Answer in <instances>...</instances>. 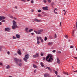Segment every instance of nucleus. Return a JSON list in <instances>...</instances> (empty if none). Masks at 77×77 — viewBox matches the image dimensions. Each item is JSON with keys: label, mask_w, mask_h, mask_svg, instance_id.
<instances>
[{"label": "nucleus", "mask_w": 77, "mask_h": 77, "mask_svg": "<svg viewBox=\"0 0 77 77\" xmlns=\"http://www.w3.org/2000/svg\"><path fill=\"white\" fill-rule=\"evenodd\" d=\"M53 56L51 54H48V55L46 57V58L45 57H43V60H45L48 61V62H51V60H53V59L52 58Z\"/></svg>", "instance_id": "obj_1"}, {"label": "nucleus", "mask_w": 77, "mask_h": 77, "mask_svg": "<svg viewBox=\"0 0 77 77\" xmlns=\"http://www.w3.org/2000/svg\"><path fill=\"white\" fill-rule=\"evenodd\" d=\"M13 25L12 26V28L14 30L17 27V22L14 20L13 21Z\"/></svg>", "instance_id": "obj_2"}, {"label": "nucleus", "mask_w": 77, "mask_h": 77, "mask_svg": "<svg viewBox=\"0 0 77 77\" xmlns=\"http://www.w3.org/2000/svg\"><path fill=\"white\" fill-rule=\"evenodd\" d=\"M14 59L15 61L14 62V63H16L17 65H18V59L17 58H14Z\"/></svg>", "instance_id": "obj_3"}, {"label": "nucleus", "mask_w": 77, "mask_h": 77, "mask_svg": "<svg viewBox=\"0 0 77 77\" xmlns=\"http://www.w3.org/2000/svg\"><path fill=\"white\" fill-rule=\"evenodd\" d=\"M48 7L47 6L44 7H42V9L44 10L45 11H48Z\"/></svg>", "instance_id": "obj_4"}, {"label": "nucleus", "mask_w": 77, "mask_h": 77, "mask_svg": "<svg viewBox=\"0 0 77 77\" xmlns=\"http://www.w3.org/2000/svg\"><path fill=\"white\" fill-rule=\"evenodd\" d=\"M9 30H10V28L7 27L5 28V32H9Z\"/></svg>", "instance_id": "obj_5"}, {"label": "nucleus", "mask_w": 77, "mask_h": 77, "mask_svg": "<svg viewBox=\"0 0 77 77\" xmlns=\"http://www.w3.org/2000/svg\"><path fill=\"white\" fill-rule=\"evenodd\" d=\"M43 31V29H39L38 31V35H41V32Z\"/></svg>", "instance_id": "obj_6"}, {"label": "nucleus", "mask_w": 77, "mask_h": 77, "mask_svg": "<svg viewBox=\"0 0 77 77\" xmlns=\"http://www.w3.org/2000/svg\"><path fill=\"white\" fill-rule=\"evenodd\" d=\"M37 44H38V45H39V44L40 43L39 41V37L37 36Z\"/></svg>", "instance_id": "obj_7"}, {"label": "nucleus", "mask_w": 77, "mask_h": 77, "mask_svg": "<svg viewBox=\"0 0 77 77\" xmlns=\"http://www.w3.org/2000/svg\"><path fill=\"white\" fill-rule=\"evenodd\" d=\"M17 53L19 55H21V51L20 49H18V51H17Z\"/></svg>", "instance_id": "obj_8"}, {"label": "nucleus", "mask_w": 77, "mask_h": 77, "mask_svg": "<svg viewBox=\"0 0 77 77\" xmlns=\"http://www.w3.org/2000/svg\"><path fill=\"white\" fill-rule=\"evenodd\" d=\"M34 21H36V22H41V21L40 20H38V19H36V18H35V19Z\"/></svg>", "instance_id": "obj_9"}, {"label": "nucleus", "mask_w": 77, "mask_h": 77, "mask_svg": "<svg viewBox=\"0 0 77 77\" xmlns=\"http://www.w3.org/2000/svg\"><path fill=\"white\" fill-rule=\"evenodd\" d=\"M29 55L28 54H27L26 55H25V58H26V59H28L29 57Z\"/></svg>", "instance_id": "obj_10"}, {"label": "nucleus", "mask_w": 77, "mask_h": 77, "mask_svg": "<svg viewBox=\"0 0 77 77\" xmlns=\"http://www.w3.org/2000/svg\"><path fill=\"white\" fill-rule=\"evenodd\" d=\"M48 69L49 70L50 72H51V68H50V67H47L45 68V69Z\"/></svg>", "instance_id": "obj_11"}, {"label": "nucleus", "mask_w": 77, "mask_h": 77, "mask_svg": "<svg viewBox=\"0 0 77 77\" xmlns=\"http://www.w3.org/2000/svg\"><path fill=\"white\" fill-rule=\"evenodd\" d=\"M57 61L58 63H60V60L58 58H57Z\"/></svg>", "instance_id": "obj_12"}, {"label": "nucleus", "mask_w": 77, "mask_h": 77, "mask_svg": "<svg viewBox=\"0 0 77 77\" xmlns=\"http://www.w3.org/2000/svg\"><path fill=\"white\" fill-rule=\"evenodd\" d=\"M16 37L18 38V39H19L20 38V35L18 34H16Z\"/></svg>", "instance_id": "obj_13"}, {"label": "nucleus", "mask_w": 77, "mask_h": 77, "mask_svg": "<svg viewBox=\"0 0 77 77\" xmlns=\"http://www.w3.org/2000/svg\"><path fill=\"white\" fill-rule=\"evenodd\" d=\"M10 18H12V19H14V20H17V19L16 18L14 17H12V16H10Z\"/></svg>", "instance_id": "obj_14"}, {"label": "nucleus", "mask_w": 77, "mask_h": 77, "mask_svg": "<svg viewBox=\"0 0 77 77\" xmlns=\"http://www.w3.org/2000/svg\"><path fill=\"white\" fill-rule=\"evenodd\" d=\"M28 29H29L28 28H25V30L26 33H28V32H29V31H28Z\"/></svg>", "instance_id": "obj_15"}, {"label": "nucleus", "mask_w": 77, "mask_h": 77, "mask_svg": "<svg viewBox=\"0 0 77 77\" xmlns=\"http://www.w3.org/2000/svg\"><path fill=\"white\" fill-rule=\"evenodd\" d=\"M35 56L37 57H39V53H37L35 54Z\"/></svg>", "instance_id": "obj_16"}, {"label": "nucleus", "mask_w": 77, "mask_h": 77, "mask_svg": "<svg viewBox=\"0 0 77 77\" xmlns=\"http://www.w3.org/2000/svg\"><path fill=\"white\" fill-rule=\"evenodd\" d=\"M19 66H22V63H18V65Z\"/></svg>", "instance_id": "obj_17"}, {"label": "nucleus", "mask_w": 77, "mask_h": 77, "mask_svg": "<svg viewBox=\"0 0 77 77\" xmlns=\"http://www.w3.org/2000/svg\"><path fill=\"white\" fill-rule=\"evenodd\" d=\"M10 68H11V67L9 65H8L6 66V69H7Z\"/></svg>", "instance_id": "obj_18"}, {"label": "nucleus", "mask_w": 77, "mask_h": 77, "mask_svg": "<svg viewBox=\"0 0 77 77\" xmlns=\"http://www.w3.org/2000/svg\"><path fill=\"white\" fill-rule=\"evenodd\" d=\"M23 60L25 61V62H27V59H26V58H23Z\"/></svg>", "instance_id": "obj_19"}, {"label": "nucleus", "mask_w": 77, "mask_h": 77, "mask_svg": "<svg viewBox=\"0 0 77 77\" xmlns=\"http://www.w3.org/2000/svg\"><path fill=\"white\" fill-rule=\"evenodd\" d=\"M40 65L41 66H42V67H44V64H43L42 63V62L40 63Z\"/></svg>", "instance_id": "obj_20"}, {"label": "nucleus", "mask_w": 77, "mask_h": 77, "mask_svg": "<svg viewBox=\"0 0 77 77\" xmlns=\"http://www.w3.org/2000/svg\"><path fill=\"white\" fill-rule=\"evenodd\" d=\"M48 76V75L47 74H44V76L45 77H47V76Z\"/></svg>", "instance_id": "obj_21"}, {"label": "nucleus", "mask_w": 77, "mask_h": 77, "mask_svg": "<svg viewBox=\"0 0 77 77\" xmlns=\"http://www.w3.org/2000/svg\"><path fill=\"white\" fill-rule=\"evenodd\" d=\"M32 31H33V29H31L29 30V32H31Z\"/></svg>", "instance_id": "obj_22"}, {"label": "nucleus", "mask_w": 77, "mask_h": 77, "mask_svg": "<svg viewBox=\"0 0 77 77\" xmlns=\"http://www.w3.org/2000/svg\"><path fill=\"white\" fill-rule=\"evenodd\" d=\"M3 48V46H0V51H2V50Z\"/></svg>", "instance_id": "obj_23"}, {"label": "nucleus", "mask_w": 77, "mask_h": 77, "mask_svg": "<svg viewBox=\"0 0 77 77\" xmlns=\"http://www.w3.org/2000/svg\"><path fill=\"white\" fill-rule=\"evenodd\" d=\"M47 39L48 38H47V37H45V39H44L45 41H46V40H47Z\"/></svg>", "instance_id": "obj_24"}, {"label": "nucleus", "mask_w": 77, "mask_h": 77, "mask_svg": "<svg viewBox=\"0 0 77 77\" xmlns=\"http://www.w3.org/2000/svg\"><path fill=\"white\" fill-rule=\"evenodd\" d=\"M34 32H35V33L36 34H37V35H38V31L37 32V31H35V30H34Z\"/></svg>", "instance_id": "obj_25"}, {"label": "nucleus", "mask_w": 77, "mask_h": 77, "mask_svg": "<svg viewBox=\"0 0 77 77\" xmlns=\"http://www.w3.org/2000/svg\"><path fill=\"white\" fill-rule=\"evenodd\" d=\"M34 32H35V33L36 34H37V35H38V31L37 32V31H35V30H34Z\"/></svg>", "instance_id": "obj_26"}, {"label": "nucleus", "mask_w": 77, "mask_h": 77, "mask_svg": "<svg viewBox=\"0 0 77 77\" xmlns=\"http://www.w3.org/2000/svg\"><path fill=\"white\" fill-rule=\"evenodd\" d=\"M18 61L19 62H21V59H19L18 60Z\"/></svg>", "instance_id": "obj_27"}, {"label": "nucleus", "mask_w": 77, "mask_h": 77, "mask_svg": "<svg viewBox=\"0 0 77 77\" xmlns=\"http://www.w3.org/2000/svg\"><path fill=\"white\" fill-rule=\"evenodd\" d=\"M38 17H42V15H41L39 14H38Z\"/></svg>", "instance_id": "obj_28"}, {"label": "nucleus", "mask_w": 77, "mask_h": 77, "mask_svg": "<svg viewBox=\"0 0 77 77\" xmlns=\"http://www.w3.org/2000/svg\"><path fill=\"white\" fill-rule=\"evenodd\" d=\"M13 38L14 39H17V38H16V37H15V36H13Z\"/></svg>", "instance_id": "obj_29"}, {"label": "nucleus", "mask_w": 77, "mask_h": 77, "mask_svg": "<svg viewBox=\"0 0 77 77\" xmlns=\"http://www.w3.org/2000/svg\"><path fill=\"white\" fill-rule=\"evenodd\" d=\"M33 67H34V68H37V66L35 65H33Z\"/></svg>", "instance_id": "obj_30"}, {"label": "nucleus", "mask_w": 77, "mask_h": 77, "mask_svg": "<svg viewBox=\"0 0 77 77\" xmlns=\"http://www.w3.org/2000/svg\"><path fill=\"white\" fill-rule=\"evenodd\" d=\"M74 30H73L72 32H73L72 33L73 36H74Z\"/></svg>", "instance_id": "obj_31"}, {"label": "nucleus", "mask_w": 77, "mask_h": 77, "mask_svg": "<svg viewBox=\"0 0 77 77\" xmlns=\"http://www.w3.org/2000/svg\"><path fill=\"white\" fill-rule=\"evenodd\" d=\"M54 72L56 75H57V71H55Z\"/></svg>", "instance_id": "obj_32"}, {"label": "nucleus", "mask_w": 77, "mask_h": 77, "mask_svg": "<svg viewBox=\"0 0 77 77\" xmlns=\"http://www.w3.org/2000/svg\"><path fill=\"white\" fill-rule=\"evenodd\" d=\"M2 17L0 16V21H2Z\"/></svg>", "instance_id": "obj_33"}, {"label": "nucleus", "mask_w": 77, "mask_h": 77, "mask_svg": "<svg viewBox=\"0 0 77 77\" xmlns=\"http://www.w3.org/2000/svg\"><path fill=\"white\" fill-rule=\"evenodd\" d=\"M57 38V35H56V34H55V35H54V38Z\"/></svg>", "instance_id": "obj_34"}, {"label": "nucleus", "mask_w": 77, "mask_h": 77, "mask_svg": "<svg viewBox=\"0 0 77 77\" xmlns=\"http://www.w3.org/2000/svg\"><path fill=\"white\" fill-rule=\"evenodd\" d=\"M49 38L50 39H53V36L50 35L49 36Z\"/></svg>", "instance_id": "obj_35"}, {"label": "nucleus", "mask_w": 77, "mask_h": 77, "mask_svg": "<svg viewBox=\"0 0 77 77\" xmlns=\"http://www.w3.org/2000/svg\"><path fill=\"white\" fill-rule=\"evenodd\" d=\"M41 10H38V12H41Z\"/></svg>", "instance_id": "obj_36"}, {"label": "nucleus", "mask_w": 77, "mask_h": 77, "mask_svg": "<svg viewBox=\"0 0 77 77\" xmlns=\"http://www.w3.org/2000/svg\"><path fill=\"white\" fill-rule=\"evenodd\" d=\"M52 42H49L48 44V45H51L52 44Z\"/></svg>", "instance_id": "obj_37"}, {"label": "nucleus", "mask_w": 77, "mask_h": 77, "mask_svg": "<svg viewBox=\"0 0 77 77\" xmlns=\"http://www.w3.org/2000/svg\"><path fill=\"white\" fill-rule=\"evenodd\" d=\"M63 74H65L66 75H68V74L66 73V72H63Z\"/></svg>", "instance_id": "obj_38"}, {"label": "nucleus", "mask_w": 77, "mask_h": 77, "mask_svg": "<svg viewBox=\"0 0 77 77\" xmlns=\"http://www.w3.org/2000/svg\"><path fill=\"white\" fill-rule=\"evenodd\" d=\"M0 65H1V66H3V64L2 63L0 62Z\"/></svg>", "instance_id": "obj_39"}, {"label": "nucleus", "mask_w": 77, "mask_h": 77, "mask_svg": "<svg viewBox=\"0 0 77 77\" xmlns=\"http://www.w3.org/2000/svg\"><path fill=\"white\" fill-rule=\"evenodd\" d=\"M5 17H4V16L2 17V20H4V19H5Z\"/></svg>", "instance_id": "obj_40"}, {"label": "nucleus", "mask_w": 77, "mask_h": 77, "mask_svg": "<svg viewBox=\"0 0 77 77\" xmlns=\"http://www.w3.org/2000/svg\"><path fill=\"white\" fill-rule=\"evenodd\" d=\"M54 13H55V14H57V12H55V10L54 11Z\"/></svg>", "instance_id": "obj_41"}, {"label": "nucleus", "mask_w": 77, "mask_h": 77, "mask_svg": "<svg viewBox=\"0 0 77 77\" xmlns=\"http://www.w3.org/2000/svg\"><path fill=\"white\" fill-rule=\"evenodd\" d=\"M48 3H51V1L50 0H47Z\"/></svg>", "instance_id": "obj_42"}, {"label": "nucleus", "mask_w": 77, "mask_h": 77, "mask_svg": "<svg viewBox=\"0 0 77 77\" xmlns=\"http://www.w3.org/2000/svg\"><path fill=\"white\" fill-rule=\"evenodd\" d=\"M33 57H34V58H35L36 57V56L35 55H34L33 56Z\"/></svg>", "instance_id": "obj_43"}, {"label": "nucleus", "mask_w": 77, "mask_h": 77, "mask_svg": "<svg viewBox=\"0 0 77 77\" xmlns=\"http://www.w3.org/2000/svg\"><path fill=\"white\" fill-rule=\"evenodd\" d=\"M71 48H74V46H72L70 47Z\"/></svg>", "instance_id": "obj_44"}, {"label": "nucleus", "mask_w": 77, "mask_h": 77, "mask_svg": "<svg viewBox=\"0 0 77 77\" xmlns=\"http://www.w3.org/2000/svg\"><path fill=\"white\" fill-rule=\"evenodd\" d=\"M57 53H61V52L60 51H57Z\"/></svg>", "instance_id": "obj_45"}, {"label": "nucleus", "mask_w": 77, "mask_h": 77, "mask_svg": "<svg viewBox=\"0 0 77 77\" xmlns=\"http://www.w3.org/2000/svg\"><path fill=\"white\" fill-rule=\"evenodd\" d=\"M53 53H55L56 52V50H54L52 51Z\"/></svg>", "instance_id": "obj_46"}, {"label": "nucleus", "mask_w": 77, "mask_h": 77, "mask_svg": "<svg viewBox=\"0 0 77 77\" xmlns=\"http://www.w3.org/2000/svg\"><path fill=\"white\" fill-rule=\"evenodd\" d=\"M43 2L45 3L47 1L45 0H44Z\"/></svg>", "instance_id": "obj_47"}, {"label": "nucleus", "mask_w": 77, "mask_h": 77, "mask_svg": "<svg viewBox=\"0 0 77 77\" xmlns=\"http://www.w3.org/2000/svg\"><path fill=\"white\" fill-rule=\"evenodd\" d=\"M39 39L40 40H41V39H42V38H41V37L39 36Z\"/></svg>", "instance_id": "obj_48"}, {"label": "nucleus", "mask_w": 77, "mask_h": 77, "mask_svg": "<svg viewBox=\"0 0 77 77\" xmlns=\"http://www.w3.org/2000/svg\"><path fill=\"white\" fill-rule=\"evenodd\" d=\"M41 56H43V54L42 53V52H41Z\"/></svg>", "instance_id": "obj_49"}, {"label": "nucleus", "mask_w": 77, "mask_h": 77, "mask_svg": "<svg viewBox=\"0 0 77 77\" xmlns=\"http://www.w3.org/2000/svg\"><path fill=\"white\" fill-rule=\"evenodd\" d=\"M31 2L33 4V0H32Z\"/></svg>", "instance_id": "obj_50"}, {"label": "nucleus", "mask_w": 77, "mask_h": 77, "mask_svg": "<svg viewBox=\"0 0 77 77\" xmlns=\"http://www.w3.org/2000/svg\"><path fill=\"white\" fill-rule=\"evenodd\" d=\"M43 14H44V15H45V12H43Z\"/></svg>", "instance_id": "obj_51"}, {"label": "nucleus", "mask_w": 77, "mask_h": 77, "mask_svg": "<svg viewBox=\"0 0 77 77\" xmlns=\"http://www.w3.org/2000/svg\"><path fill=\"white\" fill-rule=\"evenodd\" d=\"M5 20H3L2 21V22H5Z\"/></svg>", "instance_id": "obj_52"}, {"label": "nucleus", "mask_w": 77, "mask_h": 77, "mask_svg": "<svg viewBox=\"0 0 77 77\" xmlns=\"http://www.w3.org/2000/svg\"><path fill=\"white\" fill-rule=\"evenodd\" d=\"M41 41L42 42H44V40H43L42 39L41 40Z\"/></svg>", "instance_id": "obj_53"}, {"label": "nucleus", "mask_w": 77, "mask_h": 77, "mask_svg": "<svg viewBox=\"0 0 77 77\" xmlns=\"http://www.w3.org/2000/svg\"><path fill=\"white\" fill-rule=\"evenodd\" d=\"M7 53H8V54H10V52H9V51H8L7 52Z\"/></svg>", "instance_id": "obj_54"}, {"label": "nucleus", "mask_w": 77, "mask_h": 77, "mask_svg": "<svg viewBox=\"0 0 77 77\" xmlns=\"http://www.w3.org/2000/svg\"><path fill=\"white\" fill-rule=\"evenodd\" d=\"M57 75V77H60V76L58 75Z\"/></svg>", "instance_id": "obj_55"}, {"label": "nucleus", "mask_w": 77, "mask_h": 77, "mask_svg": "<svg viewBox=\"0 0 77 77\" xmlns=\"http://www.w3.org/2000/svg\"><path fill=\"white\" fill-rule=\"evenodd\" d=\"M65 37L66 38H68V36L67 35H66Z\"/></svg>", "instance_id": "obj_56"}, {"label": "nucleus", "mask_w": 77, "mask_h": 77, "mask_svg": "<svg viewBox=\"0 0 77 77\" xmlns=\"http://www.w3.org/2000/svg\"><path fill=\"white\" fill-rule=\"evenodd\" d=\"M74 58L75 59H77V57H74Z\"/></svg>", "instance_id": "obj_57"}, {"label": "nucleus", "mask_w": 77, "mask_h": 77, "mask_svg": "<svg viewBox=\"0 0 77 77\" xmlns=\"http://www.w3.org/2000/svg\"><path fill=\"white\" fill-rule=\"evenodd\" d=\"M36 70L35 69V70H34V72L35 73L36 72Z\"/></svg>", "instance_id": "obj_58"}, {"label": "nucleus", "mask_w": 77, "mask_h": 77, "mask_svg": "<svg viewBox=\"0 0 77 77\" xmlns=\"http://www.w3.org/2000/svg\"><path fill=\"white\" fill-rule=\"evenodd\" d=\"M21 1H23V2H26V1L25 0H21Z\"/></svg>", "instance_id": "obj_59"}, {"label": "nucleus", "mask_w": 77, "mask_h": 77, "mask_svg": "<svg viewBox=\"0 0 77 77\" xmlns=\"http://www.w3.org/2000/svg\"><path fill=\"white\" fill-rule=\"evenodd\" d=\"M31 35H34V33H33V32H32L31 33Z\"/></svg>", "instance_id": "obj_60"}, {"label": "nucleus", "mask_w": 77, "mask_h": 77, "mask_svg": "<svg viewBox=\"0 0 77 77\" xmlns=\"http://www.w3.org/2000/svg\"><path fill=\"white\" fill-rule=\"evenodd\" d=\"M33 11H34L32 9L31 10V11L32 12H33Z\"/></svg>", "instance_id": "obj_61"}, {"label": "nucleus", "mask_w": 77, "mask_h": 77, "mask_svg": "<svg viewBox=\"0 0 77 77\" xmlns=\"http://www.w3.org/2000/svg\"><path fill=\"white\" fill-rule=\"evenodd\" d=\"M57 8H55L54 11H57Z\"/></svg>", "instance_id": "obj_62"}, {"label": "nucleus", "mask_w": 77, "mask_h": 77, "mask_svg": "<svg viewBox=\"0 0 77 77\" xmlns=\"http://www.w3.org/2000/svg\"><path fill=\"white\" fill-rule=\"evenodd\" d=\"M76 29H77V22H76Z\"/></svg>", "instance_id": "obj_63"}, {"label": "nucleus", "mask_w": 77, "mask_h": 77, "mask_svg": "<svg viewBox=\"0 0 77 77\" xmlns=\"http://www.w3.org/2000/svg\"><path fill=\"white\" fill-rule=\"evenodd\" d=\"M73 72H77V70L75 71H74Z\"/></svg>", "instance_id": "obj_64"}]
</instances>
